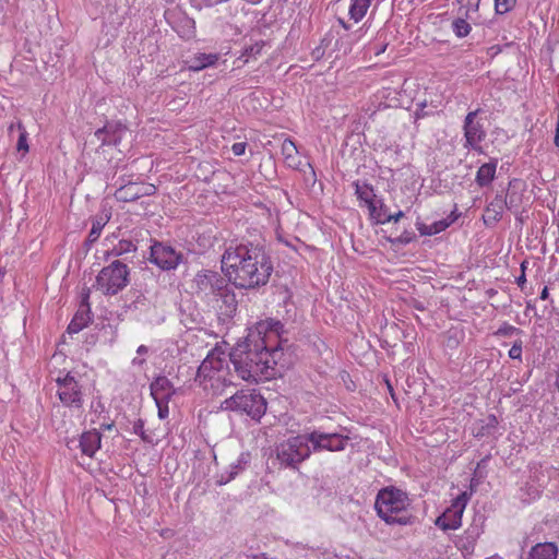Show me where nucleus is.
Instances as JSON below:
<instances>
[{
	"instance_id": "f257e3e1",
	"label": "nucleus",
	"mask_w": 559,
	"mask_h": 559,
	"mask_svg": "<svg viewBox=\"0 0 559 559\" xmlns=\"http://www.w3.org/2000/svg\"><path fill=\"white\" fill-rule=\"evenodd\" d=\"M283 332L284 325L278 320L258 322L246 341L237 344L229 354V362L237 377L255 382L263 377H272L269 370L273 369L282 356Z\"/></svg>"
},
{
	"instance_id": "f03ea898",
	"label": "nucleus",
	"mask_w": 559,
	"mask_h": 559,
	"mask_svg": "<svg viewBox=\"0 0 559 559\" xmlns=\"http://www.w3.org/2000/svg\"><path fill=\"white\" fill-rule=\"evenodd\" d=\"M222 270L235 287L258 289L269 283L273 263L263 246L231 242L222 255Z\"/></svg>"
},
{
	"instance_id": "7ed1b4c3",
	"label": "nucleus",
	"mask_w": 559,
	"mask_h": 559,
	"mask_svg": "<svg viewBox=\"0 0 559 559\" xmlns=\"http://www.w3.org/2000/svg\"><path fill=\"white\" fill-rule=\"evenodd\" d=\"M235 374L224 352L212 349L198 368L195 382L207 393L218 396L234 386Z\"/></svg>"
},
{
	"instance_id": "20e7f679",
	"label": "nucleus",
	"mask_w": 559,
	"mask_h": 559,
	"mask_svg": "<svg viewBox=\"0 0 559 559\" xmlns=\"http://www.w3.org/2000/svg\"><path fill=\"white\" fill-rule=\"evenodd\" d=\"M409 504L406 492L395 487H386L378 492L374 508L386 524L409 525L414 521L413 515L405 513Z\"/></svg>"
},
{
	"instance_id": "39448f33",
	"label": "nucleus",
	"mask_w": 559,
	"mask_h": 559,
	"mask_svg": "<svg viewBox=\"0 0 559 559\" xmlns=\"http://www.w3.org/2000/svg\"><path fill=\"white\" fill-rule=\"evenodd\" d=\"M224 411L246 414L254 420H259L266 411L264 397L255 390H240L221 404Z\"/></svg>"
},
{
	"instance_id": "423d86ee",
	"label": "nucleus",
	"mask_w": 559,
	"mask_h": 559,
	"mask_svg": "<svg viewBox=\"0 0 559 559\" xmlns=\"http://www.w3.org/2000/svg\"><path fill=\"white\" fill-rule=\"evenodd\" d=\"M130 270L119 260L103 267L96 276L94 287L104 295L114 296L124 289L130 282Z\"/></svg>"
},
{
	"instance_id": "0eeeda50",
	"label": "nucleus",
	"mask_w": 559,
	"mask_h": 559,
	"mask_svg": "<svg viewBox=\"0 0 559 559\" xmlns=\"http://www.w3.org/2000/svg\"><path fill=\"white\" fill-rule=\"evenodd\" d=\"M305 433L288 438L276 447V460L283 467L297 468L311 455Z\"/></svg>"
},
{
	"instance_id": "6e6552de",
	"label": "nucleus",
	"mask_w": 559,
	"mask_h": 559,
	"mask_svg": "<svg viewBox=\"0 0 559 559\" xmlns=\"http://www.w3.org/2000/svg\"><path fill=\"white\" fill-rule=\"evenodd\" d=\"M311 453L322 451L341 452L346 449L350 438L343 432H325L314 429L305 433Z\"/></svg>"
},
{
	"instance_id": "1a4fd4ad",
	"label": "nucleus",
	"mask_w": 559,
	"mask_h": 559,
	"mask_svg": "<svg viewBox=\"0 0 559 559\" xmlns=\"http://www.w3.org/2000/svg\"><path fill=\"white\" fill-rule=\"evenodd\" d=\"M56 383L57 395L66 407L82 408L84 402L82 385L71 372H67L64 377H58Z\"/></svg>"
},
{
	"instance_id": "9d476101",
	"label": "nucleus",
	"mask_w": 559,
	"mask_h": 559,
	"mask_svg": "<svg viewBox=\"0 0 559 559\" xmlns=\"http://www.w3.org/2000/svg\"><path fill=\"white\" fill-rule=\"evenodd\" d=\"M227 282H229L228 278L226 280L218 272L211 270H201L193 278L197 293L203 295L209 300H212L217 293L226 287Z\"/></svg>"
},
{
	"instance_id": "9b49d317",
	"label": "nucleus",
	"mask_w": 559,
	"mask_h": 559,
	"mask_svg": "<svg viewBox=\"0 0 559 559\" xmlns=\"http://www.w3.org/2000/svg\"><path fill=\"white\" fill-rule=\"evenodd\" d=\"M469 500L467 492H462L453 501L452 504L437 518L435 524L443 531L456 530L462 524V515Z\"/></svg>"
},
{
	"instance_id": "f8f14e48",
	"label": "nucleus",
	"mask_w": 559,
	"mask_h": 559,
	"mask_svg": "<svg viewBox=\"0 0 559 559\" xmlns=\"http://www.w3.org/2000/svg\"><path fill=\"white\" fill-rule=\"evenodd\" d=\"M181 253L173 247L162 242H155L151 246L150 260L162 270L168 271L176 269L181 261Z\"/></svg>"
},
{
	"instance_id": "ddd939ff",
	"label": "nucleus",
	"mask_w": 559,
	"mask_h": 559,
	"mask_svg": "<svg viewBox=\"0 0 559 559\" xmlns=\"http://www.w3.org/2000/svg\"><path fill=\"white\" fill-rule=\"evenodd\" d=\"M479 112V109L469 111L464 119V138L465 144L464 147L477 150L479 147V143L484 141L486 136V131L484 129L483 123L476 121V117Z\"/></svg>"
},
{
	"instance_id": "4468645a",
	"label": "nucleus",
	"mask_w": 559,
	"mask_h": 559,
	"mask_svg": "<svg viewBox=\"0 0 559 559\" xmlns=\"http://www.w3.org/2000/svg\"><path fill=\"white\" fill-rule=\"evenodd\" d=\"M156 193V187L146 182H128L115 191V198L119 202H133L142 197Z\"/></svg>"
},
{
	"instance_id": "2eb2a0df",
	"label": "nucleus",
	"mask_w": 559,
	"mask_h": 559,
	"mask_svg": "<svg viewBox=\"0 0 559 559\" xmlns=\"http://www.w3.org/2000/svg\"><path fill=\"white\" fill-rule=\"evenodd\" d=\"M127 128L120 122H107L103 128L95 131V138L102 145L118 146L127 133Z\"/></svg>"
},
{
	"instance_id": "dca6fc26",
	"label": "nucleus",
	"mask_w": 559,
	"mask_h": 559,
	"mask_svg": "<svg viewBox=\"0 0 559 559\" xmlns=\"http://www.w3.org/2000/svg\"><path fill=\"white\" fill-rule=\"evenodd\" d=\"M150 389L155 402H169L176 393L173 382L165 376L155 378Z\"/></svg>"
},
{
	"instance_id": "f3484780",
	"label": "nucleus",
	"mask_w": 559,
	"mask_h": 559,
	"mask_svg": "<svg viewBox=\"0 0 559 559\" xmlns=\"http://www.w3.org/2000/svg\"><path fill=\"white\" fill-rule=\"evenodd\" d=\"M354 186L358 200L367 205L370 216L372 218H379L381 212L377 207L376 194L372 187L366 182L359 183V181L354 182Z\"/></svg>"
},
{
	"instance_id": "a211bd4d",
	"label": "nucleus",
	"mask_w": 559,
	"mask_h": 559,
	"mask_svg": "<svg viewBox=\"0 0 559 559\" xmlns=\"http://www.w3.org/2000/svg\"><path fill=\"white\" fill-rule=\"evenodd\" d=\"M507 206V197L496 194V197L486 206L483 219L485 225L492 226L502 218L503 211Z\"/></svg>"
},
{
	"instance_id": "6ab92c4d",
	"label": "nucleus",
	"mask_w": 559,
	"mask_h": 559,
	"mask_svg": "<svg viewBox=\"0 0 559 559\" xmlns=\"http://www.w3.org/2000/svg\"><path fill=\"white\" fill-rule=\"evenodd\" d=\"M216 302V307L226 316H231L237 309V299L228 282L217 295L211 300Z\"/></svg>"
},
{
	"instance_id": "aec40b11",
	"label": "nucleus",
	"mask_w": 559,
	"mask_h": 559,
	"mask_svg": "<svg viewBox=\"0 0 559 559\" xmlns=\"http://www.w3.org/2000/svg\"><path fill=\"white\" fill-rule=\"evenodd\" d=\"M479 535V527L471 526L461 536L457 537L455 540V546L462 551L464 557L474 552V548Z\"/></svg>"
},
{
	"instance_id": "412c9836",
	"label": "nucleus",
	"mask_w": 559,
	"mask_h": 559,
	"mask_svg": "<svg viewBox=\"0 0 559 559\" xmlns=\"http://www.w3.org/2000/svg\"><path fill=\"white\" fill-rule=\"evenodd\" d=\"M102 435L93 429L81 435L79 445L83 454L92 457L100 448Z\"/></svg>"
},
{
	"instance_id": "4be33fe9",
	"label": "nucleus",
	"mask_w": 559,
	"mask_h": 559,
	"mask_svg": "<svg viewBox=\"0 0 559 559\" xmlns=\"http://www.w3.org/2000/svg\"><path fill=\"white\" fill-rule=\"evenodd\" d=\"M497 166V158H492L488 163L483 164L476 173L475 182L480 188L488 187L496 177Z\"/></svg>"
},
{
	"instance_id": "5701e85b",
	"label": "nucleus",
	"mask_w": 559,
	"mask_h": 559,
	"mask_svg": "<svg viewBox=\"0 0 559 559\" xmlns=\"http://www.w3.org/2000/svg\"><path fill=\"white\" fill-rule=\"evenodd\" d=\"M90 312L88 304L82 305L68 325V333L75 334L87 326L88 322L91 321Z\"/></svg>"
},
{
	"instance_id": "b1692460",
	"label": "nucleus",
	"mask_w": 559,
	"mask_h": 559,
	"mask_svg": "<svg viewBox=\"0 0 559 559\" xmlns=\"http://www.w3.org/2000/svg\"><path fill=\"white\" fill-rule=\"evenodd\" d=\"M558 547L554 543H543L534 546L527 559H556Z\"/></svg>"
},
{
	"instance_id": "393cba45",
	"label": "nucleus",
	"mask_w": 559,
	"mask_h": 559,
	"mask_svg": "<svg viewBox=\"0 0 559 559\" xmlns=\"http://www.w3.org/2000/svg\"><path fill=\"white\" fill-rule=\"evenodd\" d=\"M217 60V53H197L189 61V68L193 71H200L206 67L213 66Z\"/></svg>"
},
{
	"instance_id": "a878e982",
	"label": "nucleus",
	"mask_w": 559,
	"mask_h": 559,
	"mask_svg": "<svg viewBox=\"0 0 559 559\" xmlns=\"http://www.w3.org/2000/svg\"><path fill=\"white\" fill-rule=\"evenodd\" d=\"M449 225L450 224L445 219H440L429 225L420 222L416 223L417 230L421 236L437 235L447 229Z\"/></svg>"
},
{
	"instance_id": "bb28decb",
	"label": "nucleus",
	"mask_w": 559,
	"mask_h": 559,
	"mask_svg": "<svg viewBox=\"0 0 559 559\" xmlns=\"http://www.w3.org/2000/svg\"><path fill=\"white\" fill-rule=\"evenodd\" d=\"M250 459H251L250 453H248V452L241 453L238 456L236 463H233L230 465V472H229L228 477L226 479H224V480H221L219 484H226L229 480L234 479L239 474V472L245 469V467L250 462Z\"/></svg>"
},
{
	"instance_id": "cd10ccee",
	"label": "nucleus",
	"mask_w": 559,
	"mask_h": 559,
	"mask_svg": "<svg viewBox=\"0 0 559 559\" xmlns=\"http://www.w3.org/2000/svg\"><path fill=\"white\" fill-rule=\"evenodd\" d=\"M282 154L289 166L297 165L296 158L298 151L295 143L292 140H284V142L282 143Z\"/></svg>"
},
{
	"instance_id": "c85d7f7f",
	"label": "nucleus",
	"mask_w": 559,
	"mask_h": 559,
	"mask_svg": "<svg viewBox=\"0 0 559 559\" xmlns=\"http://www.w3.org/2000/svg\"><path fill=\"white\" fill-rule=\"evenodd\" d=\"M108 221H109V215H107V214L104 216H97L93 221V225H92L91 231L87 237L88 242H95L99 238L102 230Z\"/></svg>"
},
{
	"instance_id": "c756f323",
	"label": "nucleus",
	"mask_w": 559,
	"mask_h": 559,
	"mask_svg": "<svg viewBox=\"0 0 559 559\" xmlns=\"http://www.w3.org/2000/svg\"><path fill=\"white\" fill-rule=\"evenodd\" d=\"M369 5L365 0H354L349 7V16L355 22L360 21L367 13Z\"/></svg>"
},
{
	"instance_id": "7c9ffc66",
	"label": "nucleus",
	"mask_w": 559,
	"mask_h": 559,
	"mask_svg": "<svg viewBox=\"0 0 559 559\" xmlns=\"http://www.w3.org/2000/svg\"><path fill=\"white\" fill-rule=\"evenodd\" d=\"M135 250L136 246L131 240L122 239L112 247L108 254L112 257H119L129 252H134Z\"/></svg>"
},
{
	"instance_id": "2f4dec72",
	"label": "nucleus",
	"mask_w": 559,
	"mask_h": 559,
	"mask_svg": "<svg viewBox=\"0 0 559 559\" xmlns=\"http://www.w3.org/2000/svg\"><path fill=\"white\" fill-rule=\"evenodd\" d=\"M452 31L459 38H463L471 33L472 27L465 17L460 16L452 22Z\"/></svg>"
},
{
	"instance_id": "473e14b6",
	"label": "nucleus",
	"mask_w": 559,
	"mask_h": 559,
	"mask_svg": "<svg viewBox=\"0 0 559 559\" xmlns=\"http://www.w3.org/2000/svg\"><path fill=\"white\" fill-rule=\"evenodd\" d=\"M516 0H495V10L497 14H506L513 10Z\"/></svg>"
},
{
	"instance_id": "72a5a7b5",
	"label": "nucleus",
	"mask_w": 559,
	"mask_h": 559,
	"mask_svg": "<svg viewBox=\"0 0 559 559\" xmlns=\"http://www.w3.org/2000/svg\"><path fill=\"white\" fill-rule=\"evenodd\" d=\"M17 128L20 130V136H19V140H17V151H23L24 153L28 152V144H27V132L25 130V128L19 123L17 124Z\"/></svg>"
},
{
	"instance_id": "f704fd0d",
	"label": "nucleus",
	"mask_w": 559,
	"mask_h": 559,
	"mask_svg": "<svg viewBox=\"0 0 559 559\" xmlns=\"http://www.w3.org/2000/svg\"><path fill=\"white\" fill-rule=\"evenodd\" d=\"M480 0H467L464 5L461 7L460 11L464 10V15L466 19L469 17L471 13H476L479 10Z\"/></svg>"
},
{
	"instance_id": "c9c22d12",
	"label": "nucleus",
	"mask_w": 559,
	"mask_h": 559,
	"mask_svg": "<svg viewBox=\"0 0 559 559\" xmlns=\"http://www.w3.org/2000/svg\"><path fill=\"white\" fill-rule=\"evenodd\" d=\"M509 357L511 359H522V341H515L509 350Z\"/></svg>"
},
{
	"instance_id": "e433bc0d",
	"label": "nucleus",
	"mask_w": 559,
	"mask_h": 559,
	"mask_svg": "<svg viewBox=\"0 0 559 559\" xmlns=\"http://www.w3.org/2000/svg\"><path fill=\"white\" fill-rule=\"evenodd\" d=\"M520 330L513 325H510L508 323H504L503 325H501L498 331H497V335H500V336H512L514 333H519Z\"/></svg>"
},
{
	"instance_id": "4c0bfd02",
	"label": "nucleus",
	"mask_w": 559,
	"mask_h": 559,
	"mask_svg": "<svg viewBox=\"0 0 559 559\" xmlns=\"http://www.w3.org/2000/svg\"><path fill=\"white\" fill-rule=\"evenodd\" d=\"M263 48V43H255L247 48H245L241 57L255 56L261 52Z\"/></svg>"
},
{
	"instance_id": "58836bf2",
	"label": "nucleus",
	"mask_w": 559,
	"mask_h": 559,
	"mask_svg": "<svg viewBox=\"0 0 559 559\" xmlns=\"http://www.w3.org/2000/svg\"><path fill=\"white\" fill-rule=\"evenodd\" d=\"M168 403L169 402H155L157 409H158V417L160 419H165L169 415Z\"/></svg>"
},
{
	"instance_id": "ea45409f",
	"label": "nucleus",
	"mask_w": 559,
	"mask_h": 559,
	"mask_svg": "<svg viewBox=\"0 0 559 559\" xmlns=\"http://www.w3.org/2000/svg\"><path fill=\"white\" fill-rule=\"evenodd\" d=\"M133 432L135 435H139L142 440L146 441V436H145V432H144V421L142 419H138L134 421L133 424Z\"/></svg>"
},
{
	"instance_id": "a19ab883",
	"label": "nucleus",
	"mask_w": 559,
	"mask_h": 559,
	"mask_svg": "<svg viewBox=\"0 0 559 559\" xmlns=\"http://www.w3.org/2000/svg\"><path fill=\"white\" fill-rule=\"evenodd\" d=\"M246 147L247 144L245 142H236L231 146V152L234 153L235 156H241L242 154H245Z\"/></svg>"
},
{
	"instance_id": "79ce46f5",
	"label": "nucleus",
	"mask_w": 559,
	"mask_h": 559,
	"mask_svg": "<svg viewBox=\"0 0 559 559\" xmlns=\"http://www.w3.org/2000/svg\"><path fill=\"white\" fill-rule=\"evenodd\" d=\"M518 201H519V198L514 193L510 194L509 198H507L506 209L513 210V209L518 207Z\"/></svg>"
},
{
	"instance_id": "37998d69",
	"label": "nucleus",
	"mask_w": 559,
	"mask_h": 559,
	"mask_svg": "<svg viewBox=\"0 0 559 559\" xmlns=\"http://www.w3.org/2000/svg\"><path fill=\"white\" fill-rule=\"evenodd\" d=\"M403 216H404V213L402 211H399L397 213H395L393 215H389L385 219H381V216L377 219L380 223H385V222H391V221L397 222Z\"/></svg>"
},
{
	"instance_id": "c03bdc74",
	"label": "nucleus",
	"mask_w": 559,
	"mask_h": 559,
	"mask_svg": "<svg viewBox=\"0 0 559 559\" xmlns=\"http://www.w3.org/2000/svg\"><path fill=\"white\" fill-rule=\"evenodd\" d=\"M497 425H498V420H497L496 416L490 415L487 418V424L485 426H486L487 430H489L491 432V430L497 428Z\"/></svg>"
},
{
	"instance_id": "a18cd8bd",
	"label": "nucleus",
	"mask_w": 559,
	"mask_h": 559,
	"mask_svg": "<svg viewBox=\"0 0 559 559\" xmlns=\"http://www.w3.org/2000/svg\"><path fill=\"white\" fill-rule=\"evenodd\" d=\"M521 267H522V274L516 278V284L520 287H523V285L526 283V277L524 274V269H525L524 263H522Z\"/></svg>"
},
{
	"instance_id": "49530a36",
	"label": "nucleus",
	"mask_w": 559,
	"mask_h": 559,
	"mask_svg": "<svg viewBox=\"0 0 559 559\" xmlns=\"http://www.w3.org/2000/svg\"><path fill=\"white\" fill-rule=\"evenodd\" d=\"M489 433L490 431L487 430L486 426H481L480 429L476 432V437H484Z\"/></svg>"
},
{
	"instance_id": "de8ad7c7",
	"label": "nucleus",
	"mask_w": 559,
	"mask_h": 559,
	"mask_svg": "<svg viewBox=\"0 0 559 559\" xmlns=\"http://www.w3.org/2000/svg\"><path fill=\"white\" fill-rule=\"evenodd\" d=\"M250 559H267L269 556L265 552L253 554L249 556Z\"/></svg>"
},
{
	"instance_id": "09e8293b",
	"label": "nucleus",
	"mask_w": 559,
	"mask_h": 559,
	"mask_svg": "<svg viewBox=\"0 0 559 559\" xmlns=\"http://www.w3.org/2000/svg\"><path fill=\"white\" fill-rule=\"evenodd\" d=\"M548 297H549L548 287L545 286L540 293L539 298L543 300H546V299H548Z\"/></svg>"
},
{
	"instance_id": "8fccbe9b",
	"label": "nucleus",
	"mask_w": 559,
	"mask_h": 559,
	"mask_svg": "<svg viewBox=\"0 0 559 559\" xmlns=\"http://www.w3.org/2000/svg\"><path fill=\"white\" fill-rule=\"evenodd\" d=\"M148 352V348L145 345H140L136 349L139 355H145Z\"/></svg>"
},
{
	"instance_id": "3c124183",
	"label": "nucleus",
	"mask_w": 559,
	"mask_h": 559,
	"mask_svg": "<svg viewBox=\"0 0 559 559\" xmlns=\"http://www.w3.org/2000/svg\"><path fill=\"white\" fill-rule=\"evenodd\" d=\"M144 362H145V359H143V358H134L132 360V365H134V366H136V365L142 366Z\"/></svg>"
},
{
	"instance_id": "603ef678",
	"label": "nucleus",
	"mask_w": 559,
	"mask_h": 559,
	"mask_svg": "<svg viewBox=\"0 0 559 559\" xmlns=\"http://www.w3.org/2000/svg\"><path fill=\"white\" fill-rule=\"evenodd\" d=\"M555 143H556V145H559V119H558L557 128H556Z\"/></svg>"
},
{
	"instance_id": "864d4df0",
	"label": "nucleus",
	"mask_w": 559,
	"mask_h": 559,
	"mask_svg": "<svg viewBox=\"0 0 559 559\" xmlns=\"http://www.w3.org/2000/svg\"><path fill=\"white\" fill-rule=\"evenodd\" d=\"M5 270L0 266V282L3 280Z\"/></svg>"
},
{
	"instance_id": "5fc2aeb1",
	"label": "nucleus",
	"mask_w": 559,
	"mask_h": 559,
	"mask_svg": "<svg viewBox=\"0 0 559 559\" xmlns=\"http://www.w3.org/2000/svg\"><path fill=\"white\" fill-rule=\"evenodd\" d=\"M555 385H556V388H557V390L559 392V371H558V374L556 377Z\"/></svg>"
},
{
	"instance_id": "6e6d98bb",
	"label": "nucleus",
	"mask_w": 559,
	"mask_h": 559,
	"mask_svg": "<svg viewBox=\"0 0 559 559\" xmlns=\"http://www.w3.org/2000/svg\"><path fill=\"white\" fill-rule=\"evenodd\" d=\"M388 389H389L391 396L394 399L393 388L389 382H388Z\"/></svg>"
},
{
	"instance_id": "4d7b16f0",
	"label": "nucleus",
	"mask_w": 559,
	"mask_h": 559,
	"mask_svg": "<svg viewBox=\"0 0 559 559\" xmlns=\"http://www.w3.org/2000/svg\"><path fill=\"white\" fill-rule=\"evenodd\" d=\"M112 426H114V424H106V425L104 424V425H102V428H104V429H111Z\"/></svg>"
},
{
	"instance_id": "13d9d810",
	"label": "nucleus",
	"mask_w": 559,
	"mask_h": 559,
	"mask_svg": "<svg viewBox=\"0 0 559 559\" xmlns=\"http://www.w3.org/2000/svg\"><path fill=\"white\" fill-rule=\"evenodd\" d=\"M189 23H190V24H192V26H191V27H192V28H194V27H193V21H189ZM193 34H194V31H193V29H191V31L189 32V34H188V37L192 36Z\"/></svg>"
},
{
	"instance_id": "bf43d9fd",
	"label": "nucleus",
	"mask_w": 559,
	"mask_h": 559,
	"mask_svg": "<svg viewBox=\"0 0 559 559\" xmlns=\"http://www.w3.org/2000/svg\"><path fill=\"white\" fill-rule=\"evenodd\" d=\"M88 295H90V289H87L85 296H84V301L88 298Z\"/></svg>"
},
{
	"instance_id": "052dcab7",
	"label": "nucleus",
	"mask_w": 559,
	"mask_h": 559,
	"mask_svg": "<svg viewBox=\"0 0 559 559\" xmlns=\"http://www.w3.org/2000/svg\"><path fill=\"white\" fill-rule=\"evenodd\" d=\"M384 49H385V46H384L383 48H382V47H379V50H380L381 52H383V51H384Z\"/></svg>"
},
{
	"instance_id": "680f3d73",
	"label": "nucleus",
	"mask_w": 559,
	"mask_h": 559,
	"mask_svg": "<svg viewBox=\"0 0 559 559\" xmlns=\"http://www.w3.org/2000/svg\"><path fill=\"white\" fill-rule=\"evenodd\" d=\"M365 1H366V4L370 5V2H371L372 0H365Z\"/></svg>"
},
{
	"instance_id": "e2e57ef3",
	"label": "nucleus",
	"mask_w": 559,
	"mask_h": 559,
	"mask_svg": "<svg viewBox=\"0 0 559 559\" xmlns=\"http://www.w3.org/2000/svg\"><path fill=\"white\" fill-rule=\"evenodd\" d=\"M535 495L538 496L539 491L537 489L534 490Z\"/></svg>"
},
{
	"instance_id": "0e129e2a",
	"label": "nucleus",
	"mask_w": 559,
	"mask_h": 559,
	"mask_svg": "<svg viewBox=\"0 0 559 559\" xmlns=\"http://www.w3.org/2000/svg\"><path fill=\"white\" fill-rule=\"evenodd\" d=\"M459 3H462L464 0H456Z\"/></svg>"
}]
</instances>
